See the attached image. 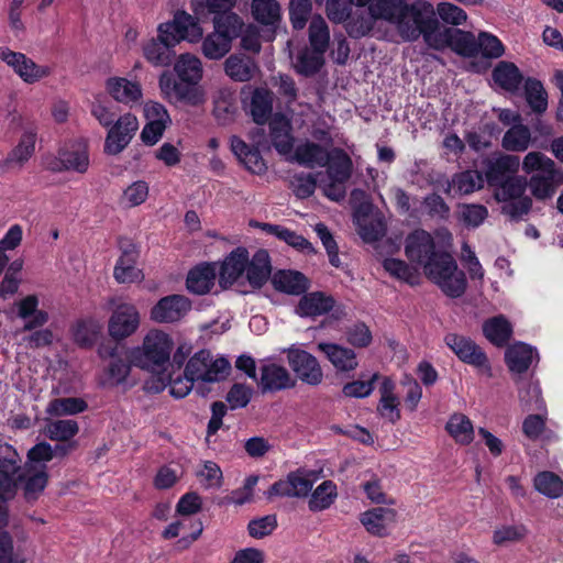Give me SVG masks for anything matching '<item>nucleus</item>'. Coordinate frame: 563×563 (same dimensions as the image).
Masks as SVG:
<instances>
[{"mask_svg": "<svg viewBox=\"0 0 563 563\" xmlns=\"http://www.w3.org/2000/svg\"><path fill=\"white\" fill-rule=\"evenodd\" d=\"M354 223L364 242H376L386 232L384 218L379 213L372 212L367 207H362L355 211Z\"/></svg>", "mask_w": 563, "mask_h": 563, "instance_id": "nucleus-24", "label": "nucleus"}, {"mask_svg": "<svg viewBox=\"0 0 563 563\" xmlns=\"http://www.w3.org/2000/svg\"><path fill=\"white\" fill-rule=\"evenodd\" d=\"M446 346L464 363L478 368L487 376L492 375V367L484 351L470 338L456 333L444 336Z\"/></svg>", "mask_w": 563, "mask_h": 563, "instance_id": "nucleus-12", "label": "nucleus"}, {"mask_svg": "<svg viewBox=\"0 0 563 563\" xmlns=\"http://www.w3.org/2000/svg\"><path fill=\"white\" fill-rule=\"evenodd\" d=\"M336 496V485L332 481H324L313 490L309 499V508L312 511L328 509Z\"/></svg>", "mask_w": 563, "mask_h": 563, "instance_id": "nucleus-55", "label": "nucleus"}, {"mask_svg": "<svg viewBox=\"0 0 563 563\" xmlns=\"http://www.w3.org/2000/svg\"><path fill=\"white\" fill-rule=\"evenodd\" d=\"M493 79L501 89L515 92L521 85L522 75L515 64L500 62L493 70Z\"/></svg>", "mask_w": 563, "mask_h": 563, "instance_id": "nucleus-45", "label": "nucleus"}, {"mask_svg": "<svg viewBox=\"0 0 563 563\" xmlns=\"http://www.w3.org/2000/svg\"><path fill=\"white\" fill-rule=\"evenodd\" d=\"M162 95L169 101H180L190 106H198L205 102V91L201 87L188 86L176 80L170 73H163L158 80Z\"/></svg>", "mask_w": 563, "mask_h": 563, "instance_id": "nucleus-18", "label": "nucleus"}, {"mask_svg": "<svg viewBox=\"0 0 563 563\" xmlns=\"http://www.w3.org/2000/svg\"><path fill=\"white\" fill-rule=\"evenodd\" d=\"M433 11L427 0H373L368 13L352 18L346 30L353 37L375 35L376 23L382 21L393 26L402 42L413 43L422 38Z\"/></svg>", "mask_w": 563, "mask_h": 563, "instance_id": "nucleus-1", "label": "nucleus"}, {"mask_svg": "<svg viewBox=\"0 0 563 563\" xmlns=\"http://www.w3.org/2000/svg\"><path fill=\"white\" fill-rule=\"evenodd\" d=\"M520 166L518 156L499 154L485 161V179L493 187L508 178L516 177Z\"/></svg>", "mask_w": 563, "mask_h": 563, "instance_id": "nucleus-23", "label": "nucleus"}, {"mask_svg": "<svg viewBox=\"0 0 563 563\" xmlns=\"http://www.w3.org/2000/svg\"><path fill=\"white\" fill-rule=\"evenodd\" d=\"M87 408V402L78 397L54 398L47 404L45 413L51 417L74 416Z\"/></svg>", "mask_w": 563, "mask_h": 563, "instance_id": "nucleus-50", "label": "nucleus"}, {"mask_svg": "<svg viewBox=\"0 0 563 563\" xmlns=\"http://www.w3.org/2000/svg\"><path fill=\"white\" fill-rule=\"evenodd\" d=\"M214 115L219 120H229L236 110L235 92L229 87L220 88L214 96Z\"/></svg>", "mask_w": 563, "mask_h": 563, "instance_id": "nucleus-58", "label": "nucleus"}, {"mask_svg": "<svg viewBox=\"0 0 563 563\" xmlns=\"http://www.w3.org/2000/svg\"><path fill=\"white\" fill-rule=\"evenodd\" d=\"M252 14L262 24L275 25L280 18V8L276 0H253Z\"/></svg>", "mask_w": 563, "mask_h": 563, "instance_id": "nucleus-57", "label": "nucleus"}, {"mask_svg": "<svg viewBox=\"0 0 563 563\" xmlns=\"http://www.w3.org/2000/svg\"><path fill=\"white\" fill-rule=\"evenodd\" d=\"M334 306L332 297L323 292H310L300 298L296 313L300 317H317L329 312Z\"/></svg>", "mask_w": 563, "mask_h": 563, "instance_id": "nucleus-36", "label": "nucleus"}, {"mask_svg": "<svg viewBox=\"0 0 563 563\" xmlns=\"http://www.w3.org/2000/svg\"><path fill=\"white\" fill-rule=\"evenodd\" d=\"M292 63L298 74L311 76L318 73L324 64V53L303 47L297 52Z\"/></svg>", "mask_w": 563, "mask_h": 563, "instance_id": "nucleus-48", "label": "nucleus"}, {"mask_svg": "<svg viewBox=\"0 0 563 563\" xmlns=\"http://www.w3.org/2000/svg\"><path fill=\"white\" fill-rule=\"evenodd\" d=\"M329 152L322 145L314 143L312 141L306 140L305 142L297 145L294 148V159L302 166L313 168V167H324L329 161Z\"/></svg>", "mask_w": 563, "mask_h": 563, "instance_id": "nucleus-33", "label": "nucleus"}, {"mask_svg": "<svg viewBox=\"0 0 563 563\" xmlns=\"http://www.w3.org/2000/svg\"><path fill=\"white\" fill-rule=\"evenodd\" d=\"M272 283L276 290L289 295H301L309 287L305 275L296 271H279L274 274Z\"/></svg>", "mask_w": 563, "mask_h": 563, "instance_id": "nucleus-41", "label": "nucleus"}, {"mask_svg": "<svg viewBox=\"0 0 563 563\" xmlns=\"http://www.w3.org/2000/svg\"><path fill=\"white\" fill-rule=\"evenodd\" d=\"M158 33L167 43L177 45L181 41L197 43L203 32L196 18L185 11H177L172 21L159 24Z\"/></svg>", "mask_w": 563, "mask_h": 563, "instance_id": "nucleus-11", "label": "nucleus"}, {"mask_svg": "<svg viewBox=\"0 0 563 563\" xmlns=\"http://www.w3.org/2000/svg\"><path fill=\"white\" fill-rule=\"evenodd\" d=\"M217 272L216 264L203 263L197 265L187 275V289L196 295L210 292L216 283Z\"/></svg>", "mask_w": 563, "mask_h": 563, "instance_id": "nucleus-30", "label": "nucleus"}, {"mask_svg": "<svg viewBox=\"0 0 563 563\" xmlns=\"http://www.w3.org/2000/svg\"><path fill=\"white\" fill-rule=\"evenodd\" d=\"M174 71L181 82L200 87L199 82L203 76V67L200 58L196 55L190 53L179 55L174 64Z\"/></svg>", "mask_w": 563, "mask_h": 563, "instance_id": "nucleus-31", "label": "nucleus"}, {"mask_svg": "<svg viewBox=\"0 0 563 563\" xmlns=\"http://www.w3.org/2000/svg\"><path fill=\"white\" fill-rule=\"evenodd\" d=\"M273 93L265 88H255L250 100V112L257 124H264L273 111Z\"/></svg>", "mask_w": 563, "mask_h": 563, "instance_id": "nucleus-44", "label": "nucleus"}, {"mask_svg": "<svg viewBox=\"0 0 563 563\" xmlns=\"http://www.w3.org/2000/svg\"><path fill=\"white\" fill-rule=\"evenodd\" d=\"M192 309L191 300L185 295L173 294L161 298L150 310V319L155 323H177Z\"/></svg>", "mask_w": 563, "mask_h": 563, "instance_id": "nucleus-14", "label": "nucleus"}, {"mask_svg": "<svg viewBox=\"0 0 563 563\" xmlns=\"http://www.w3.org/2000/svg\"><path fill=\"white\" fill-rule=\"evenodd\" d=\"M0 58L5 62L19 77L26 84H34L51 75L52 68L47 65H38L22 53L12 52L0 47Z\"/></svg>", "mask_w": 563, "mask_h": 563, "instance_id": "nucleus-15", "label": "nucleus"}, {"mask_svg": "<svg viewBox=\"0 0 563 563\" xmlns=\"http://www.w3.org/2000/svg\"><path fill=\"white\" fill-rule=\"evenodd\" d=\"M282 352L287 353L288 364L301 382L312 386H317L322 382L323 373L321 366L312 354L298 347L296 344L283 349Z\"/></svg>", "mask_w": 563, "mask_h": 563, "instance_id": "nucleus-13", "label": "nucleus"}, {"mask_svg": "<svg viewBox=\"0 0 563 563\" xmlns=\"http://www.w3.org/2000/svg\"><path fill=\"white\" fill-rule=\"evenodd\" d=\"M295 383L288 369L273 362L271 358L266 360L261 367L258 386L263 393L289 389L295 386Z\"/></svg>", "mask_w": 563, "mask_h": 563, "instance_id": "nucleus-22", "label": "nucleus"}, {"mask_svg": "<svg viewBox=\"0 0 563 563\" xmlns=\"http://www.w3.org/2000/svg\"><path fill=\"white\" fill-rule=\"evenodd\" d=\"M483 332L490 343L496 346H504L512 334V327L511 323L500 314L485 321Z\"/></svg>", "mask_w": 563, "mask_h": 563, "instance_id": "nucleus-47", "label": "nucleus"}, {"mask_svg": "<svg viewBox=\"0 0 563 563\" xmlns=\"http://www.w3.org/2000/svg\"><path fill=\"white\" fill-rule=\"evenodd\" d=\"M139 251L132 243L121 246L114 268L113 277L119 284L141 283L144 279L143 272L136 266Z\"/></svg>", "mask_w": 563, "mask_h": 563, "instance_id": "nucleus-21", "label": "nucleus"}, {"mask_svg": "<svg viewBox=\"0 0 563 563\" xmlns=\"http://www.w3.org/2000/svg\"><path fill=\"white\" fill-rule=\"evenodd\" d=\"M531 143V131L523 123L514 124L504 134L501 146L509 152H525Z\"/></svg>", "mask_w": 563, "mask_h": 563, "instance_id": "nucleus-49", "label": "nucleus"}, {"mask_svg": "<svg viewBox=\"0 0 563 563\" xmlns=\"http://www.w3.org/2000/svg\"><path fill=\"white\" fill-rule=\"evenodd\" d=\"M318 349L325 354L331 364L340 372H350L356 368V354L349 347L334 343L321 342Z\"/></svg>", "mask_w": 563, "mask_h": 563, "instance_id": "nucleus-35", "label": "nucleus"}, {"mask_svg": "<svg viewBox=\"0 0 563 563\" xmlns=\"http://www.w3.org/2000/svg\"><path fill=\"white\" fill-rule=\"evenodd\" d=\"M213 25L214 31L220 32L232 42L242 33L243 21L238 14L229 11L221 15H214Z\"/></svg>", "mask_w": 563, "mask_h": 563, "instance_id": "nucleus-61", "label": "nucleus"}, {"mask_svg": "<svg viewBox=\"0 0 563 563\" xmlns=\"http://www.w3.org/2000/svg\"><path fill=\"white\" fill-rule=\"evenodd\" d=\"M290 121L280 113H276L269 121V136L274 148L280 155H289L294 151L295 139L291 133Z\"/></svg>", "mask_w": 563, "mask_h": 563, "instance_id": "nucleus-28", "label": "nucleus"}, {"mask_svg": "<svg viewBox=\"0 0 563 563\" xmlns=\"http://www.w3.org/2000/svg\"><path fill=\"white\" fill-rule=\"evenodd\" d=\"M528 534V528L522 523L501 525L493 532V543L498 547L522 541Z\"/></svg>", "mask_w": 563, "mask_h": 563, "instance_id": "nucleus-56", "label": "nucleus"}, {"mask_svg": "<svg viewBox=\"0 0 563 563\" xmlns=\"http://www.w3.org/2000/svg\"><path fill=\"white\" fill-rule=\"evenodd\" d=\"M249 263V252L245 247L234 249L223 260L219 271V283L223 288L232 286L244 273Z\"/></svg>", "mask_w": 563, "mask_h": 563, "instance_id": "nucleus-26", "label": "nucleus"}, {"mask_svg": "<svg viewBox=\"0 0 563 563\" xmlns=\"http://www.w3.org/2000/svg\"><path fill=\"white\" fill-rule=\"evenodd\" d=\"M38 299L35 295H29L21 299L18 303V316L26 320L23 330L32 331L35 328L44 325L48 321L46 311L38 310Z\"/></svg>", "mask_w": 563, "mask_h": 563, "instance_id": "nucleus-37", "label": "nucleus"}, {"mask_svg": "<svg viewBox=\"0 0 563 563\" xmlns=\"http://www.w3.org/2000/svg\"><path fill=\"white\" fill-rule=\"evenodd\" d=\"M106 92L117 102L130 108L141 104L143 89L137 80L112 76L104 81Z\"/></svg>", "mask_w": 563, "mask_h": 563, "instance_id": "nucleus-19", "label": "nucleus"}, {"mask_svg": "<svg viewBox=\"0 0 563 563\" xmlns=\"http://www.w3.org/2000/svg\"><path fill=\"white\" fill-rule=\"evenodd\" d=\"M330 34L327 22L320 15L313 16L309 25V42L311 48L325 53Z\"/></svg>", "mask_w": 563, "mask_h": 563, "instance_id": "nucleus-62", "label": "nucleus"}, {"mask_svg": "<svg viewBox=\"0 0 563 563\" xmlns=\"http://www.w3.org/2000/svg\"><path fill=\"white\" fill-rule=\"evenodd\" d=\"M19 454L16 450L0 441V529L8 525L7 500L15 494V472Z\"/></svg>", "mask_w": 563, "mask_h": 563, "instance_id": "nucleus-9", "label": "nucleus"}, {"mask_svg": "<svg viewBox=\"0 0 563 563\" xmlns=\"http://www.w3.org/2000/svg\"><path fill=\"white\" fill-rule=\"evenodd\" d=\"M328 155V181L321 185L322 190L329 199L340 201L345 197V184L352 175L353 163L349 154L340 147L332 148Z\"/></svg>", "mask_w": 563, "mask_h": 563, "instance_id": "nucleus-7", "label": "nucleus"}, {"mask_svg": "<svg viewBox=\"0 0 563 563\" xmlns=\"http://www.w3.org/2000/svg\"><path fill=\"white\" fill-rule=\"evenodd\" d=\"M139 129L137 118L132 113L121 115L109 126L104 141V152L109 155L121 153Z\"/></svg>", "mask_w": 563, "mask_h": 563, "instance_id": "nucleus-16", "label": "nucleus"}, {"mask_svg": "<svg viewBox=\"0 0 563 563\" xmlns=\"http://www.w3.org/2000/svg\"><path fill=\"white\" fill-rule=\"evenodd\" d=\"M230 147L238 161L251 173L262 175L266 172V163L257 147L249 145L241 137L233 135Z\"/></svg>", "mask_w": 563, "mask_h": 563, "instance_id": "nucleus-27", "label": "nucleus"}, {"mask_svg": "<svg viewBox=\"0 0 563 563\" xmlns=\"http://www.w3.org/2000/svg\"><path fill=\"white\" fill-rule=\"evenodd\" d=\"M505 361L512 374L520 375L539 361V354L531 345L516 342L506 350Z\"/></svg>", "mask_w": 563, "mask_h": 563, "instance_id": "nucleus-29", "label": "nucleus"}, {"mask_svg": "<svg viewBox=\"0 0 563 563\" xmlns=\"http://www.w3.org/2000/svg\"><path fill=\"white\" fill-rule=\"evenodd\" d=\"M257 69L255 60L243 54H232L224 62L225 75L238 82L251 80Z\"/></svg>", "mask_w": 563, "mask_h": 563, "instance_id": "nucleus-34", "label": "nucleus"}, {"mask_svg": "<svg viewBox=\"0 0 563 563\" xmlns=\"http://www.w3.org/2000/svg\"><path fill=\"white\" fill-rule=\"evenodd\" d=\"M492 188H494V198L504 203L501 213L511 220L518 221L530 212L532 199L523 195L526 190L523 178L519 176L508 178Z\"/></svg>", "mask_w": 563, "mask_h": 563, "instance_id": "nucleus-6", "label": "nucleus"}, {"mask_svg": "<svg viewBox=\"0 0 563 563\" xmlns=\"http://www.w3.org/2000/svg\"><path fill=\"white\" fill-rule=\"evenodd\" d=\"M58 164L59 166L54 167L57 170H73L80 174L87 172L89 156L86 142L76 141L60 148Z\"/></svg>", "mask_w": 563, "mask_h": 563, "instance_id": "nucleus-25", "label": "nucleus"}, {"mask_svg": "<svg viewBox=\"0 0 563 563\" xmlns=\"http://www.w3.org/2000/svg\"><path fill=\"white\" fill-rule=\"evenodd\" d=\"M79 424L73 419H45L43 434L52 441L67 442L77 435Z\"/></svg>", "mask_w": 563, "mask_h": 563, "instance_id": "nucleus-42", "label": "nucleus"}, {"mask_svg": "<svg viewBox=\"0 0 563 563\" xmlns=\"http://www.w3.org/2000/svg\"><path fill=\"white\" fill-rule=\"evenodd\" d=\"M232 42L220 32L213 31L208 34L201 43L203 56L211 60L224 57L231 49Z\"/></svg>", "mask_w": 563, "mask_h": 563, "instance_id": "nucleus-51", "label": "nucleus"}, {"mask_svg": "<svg viewBox=\"0 0 563 563\" xmlns=\"http://www.w3.org/2000/svg\"><path fill=\"white\" fill-rule=\"evenodd\" d=\"M424 44L433 49L442 51L451 47L455 53L465 57L478 55L477 38L471 32L441 25L433 11L431 21L422 36Z\"/></svg>", "mask_w": 563, "mask_h": 563, "instance_id": "nucleus-4", "label": "nucleus"}, {"mask_svg": "<svg viewBox=\"0 0 563 563\" xmlns=\"http://www.w3.org/2000/svg\"><path fill=\"white\" fill-rule=\"evenodd\" d=\"M526 100L529 107L537 113H542L548 108V95L543 85L532 78H528L525 84Z\"/></svg>", "mask_w": 563, "mask_h": 563, "instance_id": "nucleus-59", "label": "nucleus"}, {"mask_svg": "<svg viewBox=\"0 0 563 563\" xmlns=\"http://www.w3.org/2000/svg\"><path fill=\"white\" fill-rule=\"evenodd\" d=\"M311 472L299 468L290 472L286 478L274 483L267 490V497H306L312 489L314 479Z\"/></svg>", "mask_w": 563, "mask_h": 563, "instance_id": "nucleus-17", "label": "nucleus"}, {"mask_svg": "<svg viewBox=\"0 0 563 563\" xmlns=\"http://www.w3.org/2000/svg\"><path fill=\"white\" fill-rule=\"evenodd\" d=\"M405 254L411 263L422 266L426 276L446 296L457 298L464 294L465 274L450 253L437 247L429 232L422 229L411 232L405 241Z\"/></svg>", "mask_w": 563, "mask_h": 563, "instance_id": "nucleus-2", "label": "nucleus"}, {"mask_svg": "<svg viewBox=\"0 0 563 563\" xmlns=\"http://www.w3.org/2000/svg\"><path fill=\"white\" fill-rule=\"evenodd\" d=\"M383 267L390 276L409 285H416L419 283L420 275L418 269L402 260L394 257L385 258L383 262Z\"/></svg>", "mask_w": 563, "mask_h": 563, "instance_id": "nucleus-52", "label": "nucleus"}, {"mask_svg": "<svg viewBox=\"0 0 563 563\" xmlns=\"http://www.w3.org/2000/svg\"><path fill=\"white\" fill-rule=\"evenodd\" d=\"M21 459L16 463L15 487L18 483H23L24 496L27 500L36 499L47 485L46 465H24L20 466Z\"/></svg>", "mask_w": 563, "mask_h": 563, "instance_id": "nucleus-20", "label": "nucleus"}, {"mask_svg": "<svg viewBox=\"0 0 563 563\" xmlns=\"http://www.w3.org/2000/svg\"><path fill=\"white\" fill-rule=\"evenodd\" d=\"M36 143V130L34 128H26L18 145L9 153L5 164H16L22 166L25 162H27L35 151Z\"/></svg>", "mask_w": 563, "mask_h": 563, "instance_id": "nucleus-46", "label": "nucleus"}, {"mask_svg": "<svg viewBox=\"0 0 563 563\" xmlns=\"http://www.w3.org/2000/svg\"><path fill=\"white\" fill-rule=\"evenodd\" d=\"M253 225L260 228L269 235L276 236L298 251L303 253L313 252V246L307 239L283 225L262 222H255Z\"/></svg>", "mask_w": 563, "mask_h": 563, "instance_id": "nucleus-38", "label": "nucleus"}, {"mask_svg": "<svg viewBox=\"0 0 563 563\" xmlns=\"http://www.w3.org/2000/svg\"><path fill=\"white\" fill-rule=\"evenodd\" d=\"M113 307L108 322L109 335L115 340H124L134 334L141 324V313L137 307L129 301L111 299Z\"/></svg>", "mask_w": 563, "mask_h": 563, "instance_id": "nucleus-10", "label": "nucleus"}, {"mask_svg": "<svg viewBox=\"0 0 563 563\" xmlns=\"http://www.w3.org/2000/svg\"><path fill=\"white\" fill-rule=\"evenodd\" d=\"M176 44H169L164 38H152L143 46L144 57L154 66H168L173 60V48Z\"/></svg>", "mask_w": 563, "mask_h": 563, "instance_id": "nucleus-43", "label": "nucleus"}, {"mask_svg": "<svg viewBox=\"0 0 563 563\" xmlns=\"http://www.w3.org/2000/svg\"><path fill=\"white\" fill-rule=\"evenodd\" d=\"M173 340L162 330H151L143 340L141 346L129 351V362L133 366L156 372L163 368L170 358Z\"/></svg>", "mask_w": 563, "mask_h": 563, "instance_id": "nucleus-5", "label": "nucleus"}, {"mask_svg": "<svg viewBox=\"0 0 563 563\" xmlns=\"http://www.w3.org/2000/svg\"><path fill=\"white\" fill-rule=\"evenodd\" d=\"M101 328L100 322L93 319L79 321L74 330V340L80 346H91L98 340Z\"/></svg>", "mask_w": 563, "mask_h": 563, "instance_id": "nucleus-60", "label": "nucleus"}, {"mask_svg": "<svg viewBox=\"0 0 563 563\" xmlns=\"http://www.w3.org/2000/svg\"><path fill=\"white\" fill-rule=\"evenodd\" d=\"M445 431L460 445L471 444L475 437L472 420L461 412H455L450 416L445 424Z\"/></svg>", "mask_w": 563, "mask_h": 563, "instance_id": "nucleus-40", "label": "nucleus"}, {"mask_svg": "<svg viewBox=\"0 0 563 563\" xmlns=\"http://www.w3.org/2000/svg\"><path fill=\"white\" fill-rule=\"evenodd\" d=\"M271 261L266 250H257L252 258H249L245 274L247 282L253 287H262L271 275Z\"/></svg>", "mask_w": 563, "mask_h": 563, "instance_id": "nucleus-39", "label": "nucleus"}, {"mask_svg": "<svg viewBox=\"0 0 563 563\" xmlns=\"http://www.w3.org/2000/svg\"><path fill=\"white\" fill-rule=\"evenodd\" d=\"M453 183L455 194L465 196L482 189L484 186V177L478 170L468 169L454 174Z\"/></svg>", "mask_w": 563, "mask_h": 563, "instance_id": "nucleus-54", "label": "nucleus"}, {"mask_svg": "<svg viewBox=\"0 0 563 563\" xmlns=\"http://www.w3.org/2000/svg\"><path fill=\"white\" fill-rule=\"evenodd\" d=\"M488 217L485 206L478 203H464L460 207V220L467 228H478Z\"/></svg>", "mask_w": 563, "mask_h": 563, "instance_id": "nucleus-63", "label": "nucleus"}, {"mask_svg": "<svg viewBox=\"0 0 563 563\" xmlns=\"http://www.w3.org/2000/svg\"><path fill=\"white\" fill-rule=\"evenodd\" d=\"M522 170L532 174L526 183L531 195L539 201L552 199L558 187L563 184V172L556 168L553 159L541 152H529L522 161Z\"/></svg>", "mask_w": 563, "mask_h": 563, "instance_id": "nucleus-3", "label": "nucleus"}, {"mask_svg": "<svg viewBox=\"0 0 563 563\" xmlns=\"http://www.w3.org/2000/svg\"><path fill=\"white\" fill-rule=\"evenodd\" d=\"M231 364L222 356L214 357L208 350L196 352L186 364V375L203 383L223 380L230 373Z\"/></svg>", "mask_w": 563, "mask_h": 563, "instance_id": "nucleus-8", "label": "nucleus"}, {"mask_svg": "<svg viewBox=\"0 0 563 563\" xmlns=\"http://www.w3.org/2000/svg\"><path fill=\"white\" fill-rule=\"evenodd\" d=\"M148 185L144 180H136L129 185L121 197L124 207L133 208L142 205L148 197Z\"/></svg>", "mask_w": 563, "mask_h": 563, "instance_id": "nucleus-64", "label": "nucleus"}, {"mask_svg": "<svg viewBox=\"0 0 563 563\" xmlns=\"http://www.w3.org/2000/svg\"><path fill=\"white\" fill-rule=\"evenodd\" d=\"M396 519V511L391 508L377 507L363 512L360 517L366 531L373 536L387 534L388 527Z\"/></svg>", "mask_w": 563, "mask_h": 563, "instance_id": "nucleus-32", "label": "nucleus"}, {"mask_svg": "<svg viewBox=\"0 0 563 563\" xmlns=\"http://www.w3.org/2000/svg\"><path fill=\"white\" fill-rule=\"evenodd\" d=\"M533 486L549 498H558L563 494V479L550 471L538 473L533 478Z\"/></svg>", "mask_w": 563, "mask_h": 563, "instance_id": "nucleus-53", "label": "nucleus"}]
</instances>
